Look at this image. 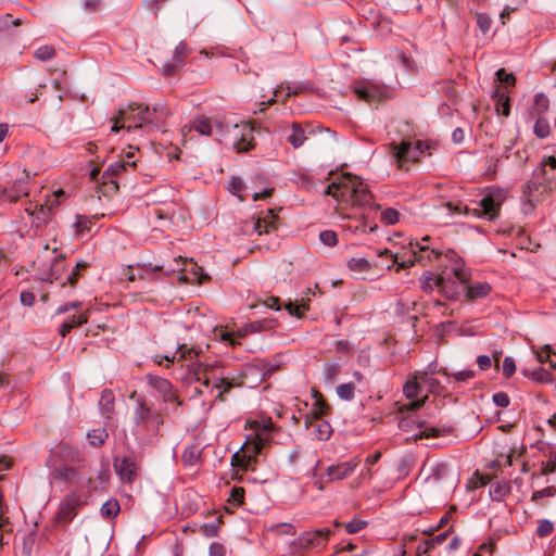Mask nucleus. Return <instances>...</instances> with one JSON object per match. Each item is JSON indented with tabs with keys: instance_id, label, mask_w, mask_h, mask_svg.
Masks as SVG:
<instances>
[{
	"instance_id": "obj_16",
	"label": "nucleus",
	"mask_w": 556,
	"mask_h": 556,
	"mask_svg": "<svg viewBox=\"0 0 556 556\" xmlns=\"http://www.w3.org/2000/svg\"><path fill=\"white\" fill-rule=\"evenodd\" d=\"M64 194V191L59 189L48 195L43 203L37 204L34 211H29V208H26V211L31 215H35L39 223H47L52 210L60 205L61 199Z\"/></svg>"
},
{
	"instance_id": "obj_22",
	"label": "nucleus",
	"mask_w": 556,
	"mask_h": 556,
	"mask_svg": "<svg viewBox=\"0 0 556 556\" xmlns=\"http://www.w3.org/2000/svg\"><path fill=\"white\" fill-rule=\"evenodd\" d=\"M351 218V223L348 225V229L351 230L353 233H370L374 232L378 226L374 222L372 218H370L369 213L365 214L363 213L359 217L354 215Z\"/></svg>"
},
{
	"instance_id": "obj_42",
	"label": "nucleus",
	"mask_w": 556,
	"mask_h": 556,
	"mask_svg": "<svg viewBox=\"0 0 556 556\" xmlns=\"http://www.w3.org/2000/svg\"><path fill=\"white\" fill-rule=\"evenodd\" d=\"M179 354V358H188L192 359L193 355H197L193 349H188L185 344L178 345L176 353L173 355H164L162 358L166 359L168 363H174L176 359V355Z\"/></svg>"
},
{
	"instance_id": "obj_58",
	"label": "nucleus",
	"mask_w": 556,
	"mask_h": 556,
	"mask_svg": "<svg viewBox=\"0 0 556 556\" xmlns=\"http://www.w3.org/2000/svg\"><path fill=\"white\" fill-rule=\"evenodd\" d=\"M475 371L471 369L459 370L457 372L450 374L448 377L453 378L457 382H466L475 377Z\"/></svg>"
},
{
	"instance_id": "obj_28",
	"label": "nucleus",
	"mask_w": 556,
	"mask_h": 556,
	"mask_svg": "<svg viewBox=\"0 0 556 556\" xmlns=\"http://www.w3.org/2000/svg\"><path fill=\"white\" fill-rule=\"evenodd\" d=\"M88 321L87 313H81L79 315H74L68 317L59 328V334L61 337H66L67 333L71 332L72 329L79 327Z\"/></svg>"
},
{
	"instance_id": "obj_34",
	"label": "nucleus",
	"mask_w": 556,
	"mask_h": 556,
	"mask_svg": "<svg viewBox=\"0 0 556 556\" xmlns=\"http://www.w3.org/2000/svg\"><path fill=\"white\" fill-rule=\"evenodd\" d=\"M147 381L150 387L155 389L161 395L166 393L168 390L173 388L172 382L163 377L155 376V375H148Z\"/></svg>"
},
{
	"instance_id": "obj_23",
	"label": "nucleus",
	"mask_w": 556,
	"mask_h": 556,
	"mask_svg": "<svg viewBox=\"0 0 556 556\" xmlns=\"http://www.w3.org/2000/svg\"><path fill=\"white\" fill-rule=\"evenodd\" d=\"M28 194V188L24 180H17L8 189L0 188V201L15 202Z\"/></svg>"
},
{
	"instance_id": "obj_9",
	"label": "nucleus",
	"mask_w": 556,
	"mask_h": 556,
	"mask_svg": "<svg viewBox=\"0 0 556 556\" xmlns=\"http://www.w3.org/2000/svg\"><path fill=\"white\" fill-rule=\"evenodd\" d=\"M429 236H425L420 241H416L415 243H410V257L407 260H403L399 262L396 255H393L388 249L379 252V256H389L392 260L393 264H397L396 271L401 269L408 268L416 263H419L424 266L432 264L435 261H440L442 257L444 258V254L437 248L430 247L428 242L430 241Z\"/></svg>"
},
{
	"instance_id": "obj_5",
	"label": "nucleus",
	"mask_w": 556,
	"mask_h": 556,
	"mask_svg": "<svg viewBox=\"0 0 556 556\" xmlns=\"http://www.w3.org/2000/svg\"><path fill=\"white\" fill-rule=\"evenodd\" d=\"M326 194L331 195L340 203L368 207L372 212H377L381 207L374 203V195L369 191L368 185L359 177L349 173L328 185Z\"/></svg>"
},
{
	"instance_id": "obj_6",
	"label": "nucleus",
	"mask_w": 556,
	"mask_h": 556,
	"mask_svg": "<svg viewBox=\"0 0 556 556\" xmlns=\"http://www.w3.org/2000/svg\"><path fill=\"white\" fill-rule=\"evenodd\" d=\"M444 260L445 270L440 274L439 292L447 300L454 301L459 298L460 286L467 285L471 279V269L454 250H447Z\"/></svg>"
},
{
	"instance_id": "obj_10",
	"label": "nucleus",
	"mask_w": 556,
	"mask_h": 556,
	"mask_svg": "<svg viewBox=\"0 0 556 556\" xmlns=\"http://www.w3.org/2000/svg\"><path fill=\"white\" fill-rule=\"evenodd\" d=\"M507 198V191L502 188L491 187L483 198L475 202L479 207L472 208V215L478 218L494 220L500 216L502 204Z\"/></svg>"
},
{
	"instance_id": "obj_14",
	"label": "nucleus",
	"mask_w": 556,
	"mask_h": 556,
	"mask_svg": "<svg viewBox=\"0 0 556 556\" xmlns=\"http://www.w3.org/2000/svg\"><path fill=\"white\" fill-rule=\"evenodd\" d=\"M231 143L238 152H248L254 147L253 128L248 124H235L228 130Z\"/></svg>"
},
{
	"instance_id": "obj_7",
	"label": "nucleus",
	"mask_w": 556,
	"mask_h": 556,
	"mask_svg": "<svg viewBox=\"0 0 556 556\" xmlns=\"http://www.w3.org/2000/svg\"><path fill=\"white\" fill-rule=\"evenodd\" d=\"M129 399L135 401L132 412L134 434L138 440L151 443L153 438L160 434V429L164 424L163 415L161 412L154 410L152 405L148 404L146 397L138 395L136 391L129 395Z\"/></svg>"
},
{
	"instance_id": "obj_33",
	"label": "nucleus",
	"mask_w": 556,
	"mask_h": 556,
	"mask_svg": "<svg viewBox=\"0 0 556 556\" xmlns=\"http://www.w3.org/2000/svg\"><path fill=\"white\" fill-rule=\"evenodd\" d=\"M510 485L508 482H496L491 485L489 494L492 501L503 502L510 493Z\"/></svg>"
},
{
	"instance_id": "obj_62",
	"label": "nucleus",
	"mask_w": 556,
	"mask_h": 556,
	"mask_svg": "<svg viewBox=\"0 0 556 556\" xmlns=\"http://www.w3.org/2000/svg\"><path fill=\"white\" fill-rule=\"evenodd\" d=\"M496 77L501 83L508 84L510 86H514L516 83L514 74L507 73L504 68H500L496 72Z\"/></svg>"
},
{
	"instance_id": "obj_45",
	"label": "nucleus",
	"mask_w": 556,
	"mask_h": 556,
	"mask_svg": "<svg viewBox=\"0 0 556 556\" xmlns=\"http://www.w3.org/2000/svg\"><path fill=\"white\" fill-rule=\"evenodd\" d=\"M55 55V49L53 46L45 45L38 47L34 51V56L40 61H49Z\"/></svg>"
},
{
	"instance_id": "obj_32",
	"label": "nucleus",
	"mask_w": 556,
	"mask_h": 556,
	"mask_svg": "<svg viewBox=\"0 0 556 556\" xmlns=\"http://www.w3.org/2000/svg\"><path fill=\"white\" fill-rule=\"evenodd\" d=\"M276 219H277V216L273 215L271 211H268L267 216H265L264 218H258L254 223V230L258 235L267 233V232L276 229V227H277Z\"/></svg>"
},
{
	"instance_id": "obj_25",
	"label": "nucleus",
	"mask_w": 556,
	"mask_h": 556,
	"mask_svg": "<svg viewBox=\"0 0 556 556\" xmlns=\"http://www.w3.org/2000/svg\"><path fill=\"white\" fill-rule=\"evenodd\" d=\"M202 450L198 443H189L184 447L181 459L185 466H195L201 460Z\"/></svg>"
},
{
	"instance_id": "obj_47",
	"label": "nucleus",
	"mask_w": 556,
	"mask_h": 556,
	"mask_svg": "<svg viewBox=\"0 0 556 556\" xmlns=\"http://www.w3.org/2000/svg\"><path fill=\"white\" fill-rule=\"evenodd\" d=\"M118 511H119V504L115 500L105 502L101 507V515L104 518H113L118 514Z\"/></svg>"
},
{
	"instance_id": "obj_61",
	"label": "nucleus",
	"mask_w": 556,
	"mask_h": 556,
	"mask_svg": "<svg viewBox=\"0 0 556 556\" xmlns=\"http://www.w3.org/2000/svg\"><path fill=\"white\" fill-rule=\"evenodd\" d=\"M516 371V364L513 357H505L503 361V375L506 378L511 377Z\"/></svg>"
},
{
	"instance_id": "obj_53",
	"label": "nucleus",
	"mask_w": 556,
	"mask_h": 556,
	"mask_svg": "<svg viewBox=\"0 0 556 556\" xmlns=\"http://www.w3.org/2000/svg\"><path fill=\"white\" fill-rule=\"evenodd\" d=\"M367 521L362 519H352L351 521L344 523V528L348 533L354 534L366 528Z\"/></svg>"
},
{
	"instance_id": "obj_36",
	"label": "nucleus",
	"mask_w": 556,
	"mask_h": 556,
	"mask_svg": "<svg viewBox=\"0 0 556 556\" xmlns=\"http://www.w3.org/2000/svg\"><path fill=\"white\" fill-rule=\"evenodd\" d=\"M315 420H316V424L312 425L314 428L313 431H314L315 437L321 441L328 440L332 433V428H331L330 424L328 421L321 420V419H315Z\"/></svg>"
},
{
	"instance_id": "obj_2",
	"label": "nucleus",
	"mask_w": 556,
	"mask_h": 556,
	"mask_svg": "<svg viewBox=\"0 0 556 556\" xmlns=\"http://www.w3.org/2000/svg\"><path fill=\"white\" fill-rule=\"evenodd\" d=\"M169 110L164 104H155L153 108L143 105L142 103L132 102L127 108L119 109L117 115L112 118L113 125L111 130L117 132L121 129L146 131L160 130Z\"/></svg>"
},
{
	"instance_id": "obj_59",
	"label": "nucleus",
	"mask_w": 556,
	"mask_h": 556,
	"mask_svg": "<svg viewBox=\"0 0 556 556\" xmlns=\"http://www.w3.org/2000/svg\"><path fill=\"white\" fill-rule=\"evenodd\" d=\"M420 371L427 372V376H433L435 374H441L443 376H450V372L447 371V369L439 367L437 362H431L430 364H428V366L424 370H420Z\"/></svg>"
},
{
	"instance_id": "obj_37",
	"label": "nucleus",
	"mask_w": 556,
	"mask_h": 556,
	"mask_svg": "<svg viewBox=\"0 0 556 556\" xmlns=\"http://www.w3.org/2000/svg\"><path fill=\"white\" fill-rule=\"evenodd\" d=\"M440 275H435L432 271H426L421 277V289L425 292H431L434 288L439 289Z\"/></svg>"
},
{
	"instance_id": "obj_30",
	"label": "nucleus",
	"mask_w": 556,
	"mask_h": 556,
	"mask_svg": "<svg viewBox=\"0 0 556 556\" xmlns=\"http://www.w3.org/2000/svg\"><path fill=\"white\" fill-rule=\"evenodd\" d=\"M115 405V397L111 390L104 389L101 392L100 401H99V407L100 412L103 416L110 417V415L114 410Z\"/></svg>"
},
{
	"instance_id": "obj_19",
	"label": "nucleus",
	"mask_w": 556,
	"mask_h": 556,
	"mask_svg": "<svg viewBox=\"0 0 556 556\" xmlns=\"http://www.w3.org/2000/svg\"><path fill=\"white\" fill-rule=\"evenodd\" d=\"M354 92L366 102L379 101L384 98L387 90L380 85L369 81L358 83L354 86Z\"/></svg>"
},
{
	"instance_id": "obj_26",
	"label": "nucleus",
	"mask_w": 556,
	"mask_h": 556,
	"mask_svg": "<svg viewBox=\"0 0 556 556\" xmlns=\"http://www.w3.org/2000/svg\"><path fill=\"white\" fill-rule=\"evenodd\" d=\"M492 98L496 101V112L503 116H508L510 113L508 91L496 87L492 93Z\"/></svg>"
},
{
	"instance_id": "obj_24",
	"label": "nucleus",
	"mask_w": 556,
	"mask_h": 556,
	"mask_svg": "<svg viewBox=\"0 0 556 556\" xmlns=\"http://www.w3.org/2000/svg\"><path fill=\"white\" fill-rule=\"evenodd\" d=\"M191 130H195L197 132L203 136H212L213 126L207 117L199 116L193 118L189 125L184 126L181 129L184 135L190 132Z\"/></svg>"
},
{
	"instance_id": "obj_54",
	"label": "nucleus",
	"mask_w": 556,
	"mask_h": 556,
	"mask_svg": "<svg viewBox=\"0 0 556 556\" xmlns=\"http://www.w3.org/2000/svg\"><path fill=\"white\" fill-rule=\"evenodd\" d=\"M319 239L327 247H334L338 243V236L333 230H323Z\"/></svg>"
},
{
	"instance_id": "obj_13",
	"label": "nucleus",
	"mask_w": 556,
	"mask_h": 556,
	"mask_svg": "<svg viewBox=\"0 0 556 556\" xmlns=\"http://www.w3.org/2000/svg\"><path fill=\"white\" fill-rule=\"evenodd\" d=\"M332 531L329 528L309 530L303 532L290 544L292 553L302 551H318L328 545Z\"/></svg>"
},
{
	"instance_id": "obj_60",
	"label": "nucleus",
	"mask_w": 556,
	"mask_h": 556,
	"mask_svg": "<svg viewBox=\"0 0 556 556\" xmlns=\"http://www.w3.org/2000/svg\"><path fill=\"white\" fill-rule=\"evenodd\" d=\"M87 267H88V263L87 262H85V261L77 262L74 270L67 277V281L71 285H74L78 280L79 271L83 270V269H86Z\"/></svg>"
},
{
	"instance_id": "obj_8",
	"label": "nucleus",
	"mask_w": 556,
	"mask_h": 556,
	"mask_svg": "<svg viewBox=\"0 0 556 556\" xmlns=\"http://www.w3.org/2000/svg\"><path fill=\"white\" fill-rule=\"evenodd\" d=\"M444 391V387L433 376H427V372L414 371L405 384L403 393L412 402L407 405V409L417 410L425 405L429 399L428 393L440 395Z\"/></svg>"
},
{
	"instance_id": "obj_63",
	"label": "nucleus",
	"mask_w": 556,
	"mask_h": 556,
	"mask_svg": "<svg viewBox=\"0 0 556 556\" xmlns=\"http://www.w3.org/2000/svg\"><path fill=\"white\" fill-rule=\"evenodd\" d=\"M492 400L498 407H507L510 403L509 396L505 392L494 393Z\"/></svg>"
},
{
	"instance_id": "obj_43",
	"label": "nucleus",
	"mask_w": 556,
	"mask_h": 556,
	"mask_svg": "<svg viewBox=\"0 0 556 556\" xmlns=\"http://www.w3.org/2000/svg\"><path fill=\"white\" fill-rule=\"evenodd\" d=\"M400 220V213L397 210L388 207L380 214V222L387 226L395 225Z\"/></svg>"
},
{
	"instance_id": "obj_64",
	"label": "nucleus",
	"mask_w": 556,
	"mask_h": 556,
	"mask_svg": "<svg viewBox=\"0 0 556 556\" xmlns=\"http://www.w3.org/2000/svg\"><path fill=\"white\" fill-rule=\"evenodd\" d=\"M164 403H174L176 406H181L182 402L179 400L174 387L162 395Z\"/></svg>"
},
{
	"instance_id": "obj_3",
	"label": "nucleus",
	"mask_w": 556,
	"mask_h": 556,
	"mask_svg": "<svg viewBox=\"0 0 556 556\" xmlns=\"http://www.w3.org/2000/svg\"><path fill=\"white\" fill-rule=\"evenodd\" d=\"M56 457L60 464L51 467V482L64 481L77 488H90L92 479L86 470V460L75 447L68 444L61 445Z\"/></svg>"
},
{
	"instance_id": "obj_11",
	"label": "nucleus",
	"mask_w": 556,
	"mask_h": 556,
	"mask_svg": "<svg viewBox=\"0 0 556 556\" xmlns=\"http://www.w3.org/2000/svg\"><path fill=\"white\" fill-rule=\"evenodd\" d=\"M135 166V161L129 160L110 164L102 174L98 192L106 198L113 197L119 189V182L123 179L124 174Z\"/></svg>"
},
{
	"instance_id": "obj_41",
	"label": "nucleus",
	"mask_w": 556,
	"mask_h": 556,
	"mask_svg": "<svg viewBox=\"0 0 556 556\" xmlns=\"http://www.w3.org/2000/svg\"><path fill=\"white\" fill-rule=\"evenodd\" d=\"M540 170L543 172L548 179H556V175H554V172H556V156L552 155L543 157Z\"/></svg>"
},
{
	"instance_id": "obj_18",
	"label": "nucleus",
	"mask_w": 556,
	"mask_h": 556,
	"mask_svg": "<svg viewBox=\"0 0 556 556\" xmlns=\"http://www.w3.org/2000/svg\"><path fill=\"white\" fill-rule=\"evenodd\" d=\"M359 465L358 458H353L348 462L331 465L326 469L327 482L344 480L352 475V472Z\"/></svg>"
},
{
	"instance_id": "obj_57",
	"label": "nucleus",
	"mask_w": 556,
	"mask_h": 556,
	"mask_svg": "<svg viewBox=\"0 0 556 556\" xmlns=\"http://www.w3.org/2000/svg\"><path fill=\"white\" fill-rule=\"evenodd\" d=\"M555 495H556L555 486H546V488H544L542 490L534 491L533 494H532L531 500L533 502H538L539 500H541L543 497H553Z\"/></svg>"
},
{
	"instance_id": "obj_39",
	"label": "nucleus",
	"mask_w": 556,
	"mask_h": 556,
	"mask_svg": "<svg viewBox=\"0 0 556 556\" xmlns=\"http://www.w3.org/2000/svg\"><path fill=\"white\" fill-rule=\"evenodd\" d=\"M244 189H245V185L240 177H236V176L230 177V179L228 181V191L231 194L238 197L240 199V201H244V195L242 194Z\"/></svg>"
},
{
	"instance_id": "obj_48",
	"label": "nucleus",
	"mask_w": 556,
	"mask_h": 556,
	"mask_svg": "<svg viewBox=\"0 0 556 556\" xmlns=\"http://www.w3.org/2000/svg\"><path fill=\"white\" fill-rule=\"evenodd\" d=\"M286 309L292 316L302 317L303 314L306 311H308V305L304 301H301V303H299V302H295V303L289 302L288 304H286Z\"/></svg>"
},
{
	"instance_id": "obj_21",
	"label": "nucleus",
	"mask_w": 556,
	"mask_h": 556,
	"mask_svg": "<svg viewBox=\"0 0 556 556\" xmlns=\"http://www.w3.org/2000/svg\"><path fill=\"white\" fill-rule=\"evenodd\" d=\"M189 53L187 45L185 41H180L174 51V55L172 61L164 63L162 67V73L165 76L175 75L178 70H180L185 65V60Z\"/></svg>"
},
{
	"instance_id": "obj_20",
	"label": "nucleus",
	"mask_w": 556,
	"mask_h": 556,
	"mask_svg": "<svg viewBox=\"0 0 556 556\" xmlns=\"http://www.w3.org/2000/svg\"><path fill=\"white\" fill-rule=\"evenodd\" d=\"M65 255L60 253L51 258V263L43 265L39 269V276L42 281L52 282L60 279L64 270Z\"/></svg>"
},
{
	"instance_id": "obj_29",
	"label": "nucleus",
	"mask_w": 556,
	"mask_h": 556,
	"mask_svg": "<svg viewBox=\"0 0 556 556\" xmlns=\"http://www.w3.org/2000/svg\"><path fill=\"white\" fill-rule=\"evenodd\" d=\"M491 292V286L486 282H475L466 287V298L468 300L482 299L489 295Z\"/></svg>"
},
{
	"instance_id": "obj_46",
	"label": "nucleus",
	"mask_w": 556,
	"mask_h": 556,
	"mask_svg": "<svg viewBox=\"0 0 556 556\" xmlns=\"http://www.w3.org/2000/svg\"><path fill=\"white\" fill-rule=\"evenodd\" d=\"M341 371L338 363H327L324 366V377L327 382L332 383Z\"/></svg>"
},
{
	"instance_id": "obj_51",
	"label": "nucleus",
	"mask_w": 556,
	"mask_h": 556,
	"mask_svg": "<svg viewBox=\"0 0 556 556\" xmlns=\"http://www.w3.org/2000/svg\"><path fill=\"white\" fill-rule=\"evenodd\" d=\"M554 530V525L552 521L547 519H542L539 521V526L536 528L535 534L539 538H545L549 535Z\"/></svg>"
},
{
	"instance_id": "obj_12",
	"label": "nucleus",
	"mask_w": 556,
	"mask_h": 556,
	"mask_svg": "<svg viewBox=\"0 0 556 556\" xmlns=\"http://www.w3.org/2000/svg\"><path fill=\"white\" fill-rule=\"evenodd\" d=\"M428 149L429 144L420 140H404L400 144H389V151L396 161L399 168H404L408 163L418 162Z\"/></svg>"
},
{
	"instance_id": "obj_17",
	"label": "nucleus",
	"mask_w": 556,
	"mask_h": 556,
	"mask_svg": "<svg viewBox=\"0 0 556 556\" xmlns=\"http://www.w3.org/2000/svg\"><path fill=\"white\" fill-rule=\"evenodd\" d=\"M113 466L123 482L131 483L137 478L139 467L131 456L115 458Z\"/></svg>"
},
{
	"instance_id": "obj_56",
	"label": "nucleus",
	"mask_w": 556,
	"mask_h": 556,
	"mask_svg": "<svg viewBox=\"0 0 556 556\" xmlns=\"http://www.w3.org/2000/svg\"><path fill=\"white\" fill-rule=\"evenodd\" d=\"M531 378L536 382H551L552 375L548 370L540 367L531 372Z\"/></svg>"
},
{
	"instance_id": "obj_40",
	"label": "nucleus",
	"mask_w": 556,
	"mask_h": 556,
	"mask_svg": "<svg viewBox=\"0 0 556 556\" xmlns=\"http://www.w3.org/2000/svg\"><path fill=\"white\" fill-rule=\"evenodd\" d=\"M443 206L450 212L451 215L462 214V215H472V208L468 205L463 204L460 201L452 202L448 201L443 204Z\"/></svg>"
},
{
	"instance_id": "obj_50",
	"label": "nucleus",
	"mask_w": 556,
	"mask_h": 556,
	"mask_svg": "<svg viewBox=\"0 0 556 556\" xmlns=\"http://www.w3.org/2000/svg\"><path fill=\"white\" fill-rule=\"evenodd\" d=\"M269 530L276 532L277 534H295V527L289 522L276 523L269 527Z\"/></svg>"
},
{
	"instance_id": "obj_31",
	"label": "nucleus",
	"mask_w": 556,
	"mask_h": 556,
	"mask_svg": "<svg viewBox=\"0 0 556 556\" xmlns=\"http://www.w3.org/2000/svg\"><path fill=\"white\" fill-rule=\"evenodd\" d=\"M304 129L299 123H293L291 126L290 134L287 137V141L294 148L299 149L306 140Z\"/></svg>"
},
{
	"instance_id": "obj_52",
	"label": "nucleus",
	"mask_w": 556,
	"mask_h": 556,
	"mask_svg": "<svg viewBox=\"0 0 556 556\" xmlns=\"http://www.w3.org/2000/svg\"><path fill=\"white\" fill-rule=\"evenodd\" d=\"M477 25L482 34L489 33L492 25V20L486 13H477Z\"/></svg>"
},
{
	"instance_id": "obj_49",
	"label": "nucleus",
	"mask_w": 556,
	"mask_h": 556,
	"mask_svg": "<svg viewBox=\"0 0 556 556\" xmlns=\"http://www.w3.org/2000/svg\"><path fill=\"white\" fill-rule=\"evenodd\" d=\"M549 132L551 128L548 122L544 118H538L534 124V134L539 138H546L549 136Z\"/></svg>"
},
{
	"instance_id": "obj_15",
	"label": "nucleus",
	"mask_w": 556,
	"mask_h": 556,
	"mask_svg": "<svg viewBox=\"0 0 556 556\" xmlns=\"http://www.w3.org/2000/svg\"><path fill=\"white\" fill-rule=\"evenodd\" d=\"M81 505L80 496L77 492H71L61 502L60 508L54 517L56 525H66L77 515V509Z\"/></svg>"
},
{
	"instance_id": "obj_35",
	"label": "nucleus",
	"mask_w": 556,
	"mask_h": 556,
	"mask_svg": "<svg viewBox=\"0 0 556 556\" xmlns=\"http://www.w3.org/2000/svg\"><path fill=\"white\" fill-rule=\"evenodd\" d=\"M108 438L109 433L105 428L92 429L87 433L89 444L94 447L102 446Z\"/></svg>"
},
{
	"instance_id": "obj_38",
	"label": "nucleus",
	"mask_w": 556,
	"mask_h": 556,
	"mask_svg": "<svg viewBox=\"0 0 556 556\" xmlns=\"http://www.w3.org/2000/svg\"><path fill=\"white\" fill-rule=\"evenodd\" d=\"M348 268L354 273H366L370 269V263L365 257H352L348 261Z\"/></svg>"
},
{
	"instance_id": "obj_27",
	"label": "nucleus",
	"mask_w": 556,
	"mask_h": 556,
	"mask_svg": "<svg viewBox=\"0 0 556 556\" xmlns=\"http://www.w3.org/2000/svg\"><path fill=\"white\" fill-rule=\"evenodd\" d=\"M313 399L314 404L311 410V416L314 419H321L324 416L328 415L330 407L317 390H313Z\"/></svg>"
},
{
	"instance_id": "obj_1",
	"label": "nucleus",
	"mask_w": 556,
	"mask_h": 556,
	"mask_svg": "<svg viewBox=\"0 0 556 556\" xmlns=\"http://www.w3.org/2000/svg\"><path fill=\"white\" fill-rule=\"evenodd\" d=\"M188 367L190 379L201 383L200 388H194V395H202L205 391L210 393L216 391L215 401L224 402L225 395L231 389L243 384L241 376L225 372L224 367L218 362L203 363L195 361L191 362Z\"/></svg>"
},
{
	"instance_id": "obj_44",
	"label": "nucleus",
	"mask_w": 556,
	"mask_h": 556,
	"mask_svg": "<svg viewBox=\"0 0 556 556\" xmlns=\"http://www.w3.org/2000/svg\"><path fill=\"white\" fill-rule=\"evenodd\" d=\"M337 394L341 400L352 401L355 395V384L352 382L339 384L337 387Z\"/></svg>"
},
{
	"instance_id": "obj_4",
	"label": "nucleus",
	"mask_w": 556,
	"mask_h": 556,
	"mask_svg": "<svg viewBox=\"0 0 556 556\" xmlns=\"http://www.w3.org/2000/svg\"><path fill=\"white\" fill-rule=\"evenodd\" d=\"M251 433L241 448L232 455L231 465L244 471L255 470L256 457L263 447L270 441L274 431V424L269 418L249 420Z\"/></svg>"
},
{
	"instance_id": "obj_55",
	"label": "nucleus",
	"mask_w": 556,
	"mask_h": 556,
	"mask_svg": "<svg viewBox=\"0 0 556 556\" xmlns=\"http://www.w3.org/2000/svg\"><path fill=\"white\" fill-rule=\"evenodd\" d=\"M244 489L241 486H233L230 491L229 502L236 506H239L243 503L244 500Z\"/></svg>"
}]
</instances>
